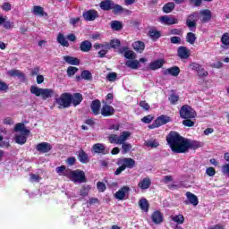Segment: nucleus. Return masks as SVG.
Wrapping results in <instances>:
<instances>
[{
  "mask_svg": "<svg viewBox=\"0 0 229 229\" xmlns=\"http://www.w3.org/2000/svg\"><path fill=\"white\" fill-rule=\"evenodd\" d=\"M166 142L171 151L177 154L189 153V149L196 151V149L203 148L202 142L199 140H191L174 131L166 135Z\"/></svg>",
  "mask_w": 229,
  "mask_h": 229,
  "instance_id": "nucleus-1",
  "label": "nucleus"
},
{
  "mask_svg": "<svg viewBox=\"0 0 229 229\" xmlns=\"http://www.w3.org/2000/svg\"><path fill=\"white\" fill-rule=\"evenodd\" d=\"M64 176H67L74 183H86L87 177L85 176V172L81 170H66Z\"/></svg>",
  "mask_w": 229,
  "mask_h": 229,
  "instance_id": "nucleus-2",
  "label": "nucleus"
},
{
  "mask_svg": "<svg viewBox=\"0 0 229 229\" xmlns=\"http://www.w3.org/2000/svg\"><path fill=\"white\" fill-rule=\"evenodd\" d=\"M30 94H33L37 98H41L44 101H46V99H49V98H53V95L55 94V90L52 89L38 88L35 85H32L30 87Z\"/></svg>",
  "mask_w": 229,
  "mask_h": 229,
  "instance_id": "nucleus-3",
  "label": "nucleus"
},
{
  "mask_svg": "<svg viewBox=\"0 0 229 229\" xmlns=\"http://www.w3.org/2000/svg\"><path fill=\"white\" fill-rule=\"evenodd\" d=\"M130 137H131V132L129 131H123L121 135L110 134L107 139L110 144L121 145L123 142H126Z\"/></svg>",
  "mask_w": 229,
  "mask_h": 229,
  "instance_id": "nucleus-4",
  "label": "nucleus"
},
{
  "mask_svg": "<svg viewBox=\"0 0 229 229\" xmlns=\"http://www.w3.org/2000/svg\"><path fill=\"white\" fill-rule=\"evenodd\" d=\"M55 102L59 105V108H69L72 105V94L63 93L60 98H55Z\"/></svg>",
  "mask_w": 229,
  "mask_h": 229,
  "instance_id": "nucleus-5",
  "label": "nucleus"
},
{
  "mask_svg": "<svg viewBox=\"0 0 229 229\" xmlns=\"http://www.w3.org/2000/svg\"><path fill=\"white\" fill-rule=\"evenodd\" d=\"M179 114L181 119H194L196 117V111L187 105L181 107Z\"/></svg>",
  "mask_w": 229,
  "mask_h": 229,
  "instance_id": "nucleus-6",
  "label": "nucleus"
},
{
  "mask_svg": "<svg viewBox=\"0 0 229 229\" xmlns=\"http://www.w3.org/2000/svg\"><path fill=\"white\" fill-rule=\"evenodd\" d=\"M199 19V14L198 13V12H194L187 15L186 26L190 29L191 31H194L196 30V22H198Z\"/></svg>",
  "mask_w": 229,
  "mask_h": 229,
  "instance_id": "nucleus-7",
  "label": "nucleus"
},
{
  "mask_svg": "<svg viewBox=\"0 0 229 229\" xmlns=\"http://www.w3.org/2000/svg\"><path fill=\"white\" fill-rule=\"evenodd\" d=\"M190 67H191L192 71L197 72L199 78H206L207 76H208V72L205 71V68H203V66H201L198 63H191L190 64Z\"/></svg>",
  "mask_w": 229,
  "mask_h": 229,
  "instance_id": "nucleus-8",
  "label": "nucleus"
},
{
  "mask_svg": "<svg viewBox=\"0 0 229 229\" xmlns=\"http://www.w3.org/2000/svg\"><path fill=\"white\" fill-rule=\"evenodd\" d=\"M100 114L102 117H112V115H115V108L110 105H104L100 109Z\"/></svg>",
  "mask_w": 229,
  "mask_h": 229,
  "instance_id": "nucleus-9",
  "label": "nucleus"
},
{
  "mask_svg": "<svg viewBox=\"0 0 229 229\" xmlns=\"http://www.w3.org/2000/svg\"><path fill=\"white\" fill-rule=\"evenodd\" d=\"M92 153L95 155H106V147L103 143H96L92 146Z\"/></svg>",
  "mask_w": 229,
  "mask_h": 229,
  "instance_id": "nucleus-10",
  "label": "nucleus"
},
{
  "mask_svg": "<svg viewBox=\"0 0 229 229\" xmlns=\"http://www.w3.org/2000/svg\"><path fill=\"white\" fill-rule=\"evenodd\" d=\"M177 56L181 60H187L191 56V50L187 47L182 46L177 48Z\"/></svg>",
  "mask_w": 229,
  "mask_h": 229,
  "instance_id": "nucleus-11",
  "label": "nucleus"
},
{
  "mask_svg": "<svg viewBox=\"0 0 229 229\" xmlns=\"http://www.w3.org/2000/svg\"><path fill=\"white\" fill-rule=\"evenodd\" d=\"M82 17L86 21H96V19H98L99 17V13L96 10H89V11L82 13Z\"/></svg>",
  "mask_w": 229,
  "mask_h": 229,
  "instance_id": "nucleus-12",
  "label": "nucleus"
},
{
  "mask_svg": "<svg viewBox=\"0 0 229 229\" xmlns=\"http://www.w3.org/2000/svg\"><path fill=\"white\" fill-rule=\"evenodd\" d=\"M36 149L38 153H49L53 149V146L48 142H41L36 145Z\"/></svg>",
  "mask_w": 229,
  "mask_h": 229,
  "instance_id": "nucleus-13",
  "label": "nucleus"
},
{
  "mask_svg": "<svg viewBox=\"0 0 229 229\" xmlns=\"http://www.w3.org/2000/svg\"><path fill=\"white\" fill-rule=\"evenodd\" d=\"M101 101L99 99H95L91 102L90 109L93 115H99L101 114Z\"/></svg>",
  "mask_w": 229,
  "mask_h": 229,
  "instance_id": "nucleus-14",
  "label": "nucleus"
},
{
  "mask_svg": "<svg viewBox=\"0 0 229 229\" xmlns=\"http://www.w3.org/2000/svg\"><path fill=\"white\" fill-rule=\"evenodd\" d=\"M199 13L201 15L200 21L203 24H207V22H210L212 20V12L210 10H202Z\"/></svg>",
  "mask_w": 229,
  "mask_h": 229,
  "instance_id": "nucleus-15",
  "label": "nucleus"
},
{
  "mask_svg": "<svg viewBox=\"0 0 229 229\" xmlns=\"http://www.w3.org/2000/svg\"><path fill=\"white\" fill-rule=\"evenodd\" d=\"M151 219L155 225H160L164 223V214L158 210L154 211L151 215Z\"/></svg>",
  "mask_w": 229,
  "mask_h": 229,
  "instance_id": "nucleus-16",
  "label": "nucleus"
},
{
  "mask_svg": "<svg viewBox=\"0 0 229 229\" xmlns=\"http://www.w3.org/2000/svg\"><path fill=\"white\" fill-rule=\"evenodd\" d=\"M164 64H165V61L164 59L155 60L148 64V69H150V71H157L158 69H162V67H164Z\"/></svg>",
  "mask_w": 229,
  "mask_h": 229,
  "instance_id": "nucleus-17",
  "label": "nucleus"
},
{
  "mask_svg": "<svg viewBox=\"0 0 229 229\" xmlns=\"http://www.w3.org/2000/svg\"><path fill=\"white\" fill-rule=\"evenodd\" d=\"M127 192H130V187L123 186L118 191H116L114 197L116 199L123 201V199H124V198H126Z\"/></svg>",
  "mask_w": 229,
  "mask_h": 229,
  "instance_id": "nucleus-18",
  "label": "nucleus"
},
{
  "mask_svg": "<svg viewBox=\"0 0 229 229\" xmlns=\"http://www.w3.org/2000/svg\"><path fill=\"white\" fill-rule=\"evenodd\" d=\"M7 74L11 78H21L22 81H26V75L21 70H10L7 72Z\"/></svg>",
  "mask_w": 229,
  "mask_h": 229,
  "instance_id": "nucleus-19",
  "label": "nucleus"
},
{
  "mask_svg": "<svg viewBox=\"0 0 229 229\" xmlns=\"http://www.w3.org/2000/svg\"><path fill=\"white\" fill-rule=\"evenodd\" d=\"M160 21L163 24H165L166 26H173V24H178V19L174 17H169V16H161L160 17Z\"/></svg>",
  "mask_w": 229,
  "mask_h": 229,
  "instance_id": "nucleus-20",
  "label": "nucleus"
},
{
  "mask_svg": "<svg viewBox=\"0 0 229 229\" xmlns=\"http://www.w3.org/2000/svg\"><path fill=\"white\" fill-rule=\"evenodd\" d=\"M121 47V40L114 38L111 39L109 43H105V49H119Z\"/></svg>",
  "mask_w": 229,
  "mask_h": 229,
  "instance_id": "nucleus-21",
  "label": "nucleus"
},
{
  "mask_svg": "<svg viewBox=\"0 0 229 229\" xmlns=\"http://www.w3.org/2000/svg\"><path fill=\"white\" fill-rule=\"evenodd\" d=\"M78 160L81 162V164H89L90 162L89 154L83 149L78 151Z\"/></svg>",
  "mask_w": 229,
  "mask_h": 229,
  "instance_id": "nucleus-22",
  "label": "nucleus"
},
{
  "mask_svg": "<svg viewBox=\"0 0 229 229\" xmlns=\"http://www.w3.org/2000/svg\"><path fill=\"white\" fill-rule=\"evenodd\" d=\"M148 35L149 38H151V40H153V42H157V40H158V38H160V37H162V32L156 30L155 28H151L148 30Z\"/></svg>",
  "mask_w": 229,
  "mask_h": 229,
  "instance_id": "nucleus-23",
  "label": "nucleus"
},
{
  "mask_svg": "<svg viewBox=\"0 0 229 229\" xmlns=\"http://www.w3.org/2000/svg\"><path fill=\"white\" fill-rule=\"evenodd\" d=\"M99 6L104 12H110L114 8V2L112 0H103L100 2Z\"/></svg>",
  "mask_w": 229,
  "mask_h": 229,
  "instance_id": "nucleus-24",
  "label": "nucleus"
},
{
  "mask_svg": "<svg viewBox=\"0 0 229 229\" xmlns=\"http://www.w3.org/2000/svg\"><path fill=\"white\" fill-rule=\"evenodd\" d=\"M81 101H83V95L81 93H73L72 95V105L73 106H78V105L81 104Z\"/></svg>",
  "mask_w": 229,
  "mask_h": 229,
  "instance_id": "nucleus-25",
  "label": "nucleus"
},
{
  "mask_svg": "<svg viewBox=\"0 0 229 229\" xmlns=\"http://www.w3.org/2000/svg\"><path fill=\"white\" fill-rule=\"evenodd\" d=\"M122 165L126 169H133L135 167V160H133L131 157H125L122 159Z\"/></svg>",
  "mask_w": 229,
  "mask_h": 229,
  "instance_id": "nucleus-26",
  "label": "nucleus"
},
{
  "mask_svg": "<svg viewBox=\"0 0 229 229\" xmlns=\"http://www.w3.org/2000/svg\"><path fill=\"white\" fill-rule=\"evenodd\" d=\"M138 187L140 189H142L143 191H146V189H149L151 187V179L148 177H146L139 182Z\"/></svg>",
  "mask_w": 229,
  "mask_h": 229,
  "instance_id": "nucleus-27",
  "label": "nucleus"
},
{
  "mask_svg": "<svg viewBox=\"0 0 229 229\" xmlns=\"http://www.w3.org/2000/svg\"><path fill=\"white\" fill-rule=\"evenodd\" d=\"M186 197L191 203V205H193V207H197V205L199 203V200L198 199V196L191 193V191L186 192Z\"/></svg>",
  "mask_w": 229,
  "mask_h": 229,
  "instance_id": "nucleus-28",
  "label": "nucleus"
},
{
  "mask_svg": "<svg viewBox=\"0 0 229 229\" xmlns=\"http://www.w3.org/2000/svg\"><path fill=\"white\" fill-rule=\"evenodd\" d=\"M63 58L64 62H66V64H69V65H80L81 61L77 57L71 56V55H64Z\"/></svg>",
  "mask_w": 229,
  "mask_h": 229,
  "instance_id": "nucleus-29",
  "label": "nucleus"
},
{
  "mask_svg": "<svg viewBox=\"0 0 229 229\" xmlns=\"http://www.w3.org/2000/svg\"><path fill=\"white\" fill-rule=\"evenodd\" d=\"M80 49L82 53H89L92 49V43L89 40H84L81 43Z\"/></svg>",
  "mask_w": 229,
  "mask_h": 229,
  "instance_id": "nucleus-30",
  "label": "nucleus"
},
{
  "mask_svg": "<svg viewBox=\"0 0 229 229\" xmlns=\"http://www.w3.org/2000/svg\"><path fill=\"white\" fill-rule=\"evenodd\" d=\"M132 47L137 53H143L146 49V45L142 41H135L132 43Z\"/></svg>",
  "mask_w": 229,
  "mask_h": 229,
  "instance_id": "nucleus-31",
  "label": "nucleus"
},
{
  "mask_svg": "<svg viewBox=\"0 0 229 229\" xmlns=\"http://www.w3.org/2000/svg\"><path fill=\"white\" fill-rule=\"evenodd\" d=\"M119 53L123 55L124 53V57L127 58V60H133L134 58V53L131 50H128V47H124L119 50Z\"/></svg>",
  "mask_w": 229,
  "mask_h": 229,
  "instance_id": "nucleus-32",
  "label": "nucleus"
},
{
  "mask_svg": "<svg viewBox=\"0 0 229 229\" xmlns=\"http://www.w3.org/2000/svg\"><path fill=\"white\" fill-rule=\"evenodd\" d=\"M32 13L38 15L39 17H47V13L44 12V7L40 5L33 6Z\"/></svg>",
  "mask_w": 229,
  "mask_h": 229,
  "instance_id": "nucleus-33",
  "label": "nucleus"
},
{
  "mask_svg": "<svg viewBox=\"0 0 229 229\" xmlns=\"http://www.w3.org/2000/svg\"><path fill=\"white\" fill-rule=\"evenodd\" d=\"M156 123H158L159 126H164V124H167V123H171V117L162 114L156 119Z\"/></svg>",
  "mask_w": 229,
  "mask_h": 229,
  "instance_id": "nucleus-34",
  "label": "nucleus"
},
{
  "mask_svg": "<svg viewBox=\"0 0 229 229\" xmlns=\"http://www.w3.org/2000/svg\"><path fill=\"white\" fill-rule=\"evenodd\" d=\"M174 8H176V4L174 2H168L164 4L163 12L164 13H171Z\"/></svg>",
  "mask_w": 229,
  "mask_h": 229,
  "instance_id": "nucleus-35",
  "label": "nucleus"
},
{
  "mask_svg": "<svg viewBox=\"0 0 229 229\" xmlns=\"http://www.w3.org/2000/svg\"><path fill=\"white\" fill-rule=\"evenodd\" d=\"M139 207L143 212H149V202H148V199H140Z\"/></svg>",
  "mask_w": 229,
  "mask_h": 229,
  "instance_id": "nucleus-36",
  "label": "nucleus"
},
{
  "mask_svg": "<svg viewBox=\"0 0 229 229\" xmlns=\"http://www.w3.org/2000/svg\"><path fill=\"white\" fill-rule=\"evenodd\" d=\"M165 74H170V76H179L180 74V67L178 66H174L171 68H168L165 71Z\"/></svg>",
  "mask_w": 229,
  "mask_h": 229,
  "instance_id": "nucleus-37",
  "label": "nucleus"
},
{
  "mask_svg": "<svg viewBox=\"0 0 229 229\" xmlns=\"http://www.w3.org/2000/svg\"><path fill=\"white\" fill-rule=\"evenodd\" d=\"M171 220L174 223H176V225H183V223H185V216H183V215L182 214H179V215L172 216Z\"/></svg>",
  "mask_w": 229,
  "mask_h": 229,
  "instance_id": "nucleus-38",
  "label": "nucleus"
},
{
  "mask_svg": "<svg viewBox=\"0 0 229 229\" xmlns=\"http://www.w3.org/2000/svg\"><path fill=\"white\" fill-rule=\"evenodd\" d=\"M57 42L61 44L63 47H69V41H67V38L62 33L57 35Z\"/></svg>",
  "mask_w": 229,
  "mask_h": 229,
  "instance_id": "nucleus-39",
  "label": "nucleus"
},
{
  "mask_svg": "<svg viewBox=\"0 0 229 229\" xmlns=\"http://www.w3.org/2000/svg\"><path fill=\"white\" fill-rule=\"evenodd\" d=\"M145 146H147V148H151L152 149H155L156 148H158V146H160V142H158V140L151 139L145 141Z\"/></svg>",
  "mask_w": 229,
  "mask_h": 229,
  "instance_id": "nucleus-40",
  "label": "nucleus"
},
{
  "mask_svg": "<svg viewBox=\"0 0 229 229\" xmlns=\"http://www.w3.org/2000/svg\"><path fill=\"white\" fill-rule=\"evenodd\" d=\"M14 140L16 144H20V146H22L28 142V138L22 134L16 135L14 137Z\"/></svg>",
  "mask_w": 229,
  "mask_h": 229,
  "instance_id": "nucleus-41",
  "label": "nucleus"
},
{
  "mask_svg": "<svg viewBox=\"0 0 229 229\" xmlns=\"http://www.w3.org/2000/svg\"><path fill=\"white\" fill-rule=\"evenodd\" d=\"M111 28L114 31H121V30H123V22L119 21H111Z\"/></svg>",
  "mask_w": 229,
  "mask_h": 229,
  "instance_id": "nucleus-42",
  "label": "nucleus"
},
{
  "mask_svg": "<svg viewBox=\"0 0 229 229\" xmlns=\"http://www.w3.org/2000/svg\"><path fill=\"white\" fill-rule=\"evenodd\" d=\"M122 144V154L126 155V153H130L131 151V144L123 141Z\"/></svg>",
  "mask_w": 229,
  "mask_h": 229,
  "instance_id": "nucleus-43",
  "label": "nucleus"
},
{
  "mask_svg": "<svg viewBox=\"0 0 229 229\" xmlns=\"http://www.w3.org/2000/svg\"><path fill=\"white\" fill-rule=\"evenodd\" d=\"M196 34H194L193 32H188L186 35V42H188V44H191V46L194 45V43L196 42Z\"/></svg>",
  "mask_w": 229,
  "mask_h": 229,
  "instance_id": "nucleus-44",
  "label": "nucleus"
},
{
  "mask_svg": "<svg viewBox=\"0 0 229 229\" xmlns=\"http://www.w3.org/2000/svg\"><path fill=\"white\" fill-rule=\"evenodd\" d=\"M171 105H176L178 103V101H180V96L174 94V93H172L170 95V97L168 98Z\"/></svg>",
  "mask_w": 229,
  "mask_h": 229,
  "instance_id": "nucleus-45",
  "label": "nucleus"
},
{
  "mask_svg": "<svg viewBox=\"0 0 229 229\" xmlns=\"http://www.w3.org/2000/svg\"><path fill=\"white\" fill-rule=\"evenodd\" d=\"M82 80H92V73L89 70H84L81 73Z\"/></svg>",
  "mask_w": 229,
  "mask_h": 229,
  "instance_id": "nucleus-46",
  "label": "nucleus"
},
{
  "mask_svg": "<svg viewBox=\"0 0 229 229\" xmlns=\"http://www.w3.org/2000/svg\"><path fill=\"white\" fill-rule=\"evenodd\" d=\"M66 72H67V76L69 78H71V77L74 76V74H76L78 72V68H76L74 66H69L67 68Z\"/></svg>",
  "mask_w": 229,
  "mask_h": 229,
  "instance_id": "nucleus-47",
  "label": "nucleus"
},
{
  "mask_svg": "<svg viewBox=\"0 0 229 229\" xmlns=\"http://www.w3.org/2000/svg\"><path fill=\"white\" fill-rule=\"evenodd\" d=\"M113 13H114V15H117V13H121V12H124V9L123 8V6L117 4H114L113 7Z\"/></svg>",
  "mask_w": 229,
  "mask_h": 229,
  "instance_id": "nucleus-48",
  "label": "nucleus"
},
{
  "mask_svg": "<svg viewBox=\"0 0 229 229\" xmlns=\"http://www.w3.org/2000/svg\"><path fill=\"white\" fill-rule=\"evenodd\" d=\"M89 191H90V186H83L80 191V196L82 198L89 196Z\"/></svg>",
  "mask_w": 229,
  "mask_h": 229,
  "instance_id": "nucleus-49",
  "label": "nucleus"
},
{
  "mask_svg": "<svg viewBox=\"0 0 229 229\" xmlns=\"http://www.w3.org/2000/svg\"><path fill=\"white\" fill-rule=\"evenodd\" d=\"M106 79L107 81H115L117 80V73L115 72H109Z\"/></svg>",
  "mask_w": 229,
  "mask_h": 229,
  "instance_id": "nucleus-50",
  "label": "nucleus"
},
{
  "mask_svg": "<svg viewBox=\"0 0 229 229\" xmlns=\"http://www.w3.org/2000/svg\"><path fill=\"white\" fill-rule=\"evenodd\" d=\"M97 189L98 192H105L106 191V184L103 182H97Z\"/></svg>",
  "mask_w": 229,
  "mask_h": 229,
  "instance_id": "nucleus-51",
  "label": "nucleus"
},
{
  "mask_svg": "<svg viewBox=\"0 0 229 229\" xmlns=\"http://www.w3.org/2000/svg\"><path fill=\"white\" fill-rule=\"evenodd\" d=\"M127 67H130L131 69H139V61H129L126 63Z\"/></svg>",
  "mask_w": 229,
  "mask_h": 229,
  "instance_id": "nucleus-52",
  "label": "nucleus"
},
{
  "mask_svg": "<svg viewBox=\"0 0 229 229\" xmlns=\"http://www.w3.org/2000/svg\"><path fill=\"white\" fill-rule=\"evenodd\" d=\"M182 124L187 128H192V126H194V122L191 120V118H184V120L182 121Z\"/></svg>",
  "mask_w": 229,
  "mask_h": 229,
  "instance_id": "nucleus-53",
  "label": "nucleus"
},
{
  "mask_svg": "<svg viewBox=\"0 0 229 229\" xmlns=\"http://www.w3.org/2000/svg\"><path fill=\"white\" fill-rule=\"evenodd\" d=\"M155 119V117H153V115L151 114H148L146 116H144L141 121L142 123H144L145 124H149L151 123V122Z\"/></svg>",
  "mask_w": 229,
  "mask_h": 229,
  "instance_id": "nucleus-54",
  "label": "nucleus"
},
{
  "mask_svg": "<svg viewBox=\"0 0 229 229\" xmlns=\"http://www.w3.org/2000/svg\"><path fill=\"white\" fill-rule=\"evenodd\" d=\"M221 42L222 44H224V46H229V35L227 32L223 34L221 38Z\"/></svg>",
  "mask_w": 229,
  "mask_h": 229,
  "instance_id": "nucleus-55",
  "label": "nucleus"
},
{
  "mask_svg": "<svg viewBox=\"0 0 229 229\" xmlns=\"http://www.w3.org/2000/svg\"><path fill=\"white\" fill-rule=\"evenodd\" d=\"M140 106L141 108H143V110H146V112H148L149 108H151V106H149V104L148 102H146L145 100H141L140 102Z\"/></svg>",
  "mask_w": 229,
  "mask_h": 229,
  "instance_id": "nucleus-56",
  "label": "nucleus"
},
{
  "mask_svg": "<svg viewBox=\"0 0 229 229\" xmlns=\"http://www.w3.org/2000/svg\"><path fill=\"white\" fill-rule=\"evenodd\" d=\"M171 44H182V38L178 36H174L170 38Z\"/></svg>",
  "mask_w": 229,
  "mask_h": 229,
  "instance_id": "nucleus-57",
  "label": "nucleus"
},
{
  "mask_svg": "<svg viewBox=\"0 0 229 229\" xmlns=\"http://www.w3.org/2000/svg\"><path fill=\"white\" fill-rule=\"evenodd\" d=\"M9 89L6 82L0 81V92H6Z\"/></svg>",
  "mask_w": 229,
  "mask_h": 229,
  "instance_id": "nucleus-58",
  "label": "nucleus"
},
{
  "mask_svg": "<svg viewBox=\"0 0 229 229\" xmlns=\"http://www.w3.org/2000/svg\"><path fill=\"white\" fill-rule=\"evenodd\" d=\"M25 127H26V125H24V123H16V125L14 126V131L21 132Z\"/></svg>",
  "mask_w": 229,
  "mask_h": 229,
  "instance_id": "nucleus-59",
  "label": "nucleus"
},
{
  "mask_svg": "<svg viewBox=\"0 0 229 229\" xmlns=\"http://www.w3.org/2000/svg\"><path fill=\"white\" fill-rule=\"evenodd\" d=\"M206 174H208V176H215L216 175V168L210 166L208 167L206 170Z\"/></svg>",
  "mask_w": 229,
  "mask_h": 229,
  "instance_id": "nucleus-60",
  "label": "nucleus"
},
{
  "mask_svg": "<svg viewBox=\"0 0 229 229\" xmlns=\"http://www.w3.org/2000/svg\"><path fill=\"white\" fill-rule=\"evenodd\" d=\"M66 164L67 165H74L76 164V157H70L66 159Z\"/></svg>",
  "mask_w": 229,
  "mask_h": 229,
  "instance_id": "nucleus-61",
  "label": "nucleus"
},
{
  "mask_svg": "<svg viewBox=\"0 0 229 229\" xmlns=\"http://www.w3.org/2000/svg\"><path fill=\"white\" fill-rule=\"evenodd\" d=\"M2 9L4 11V12H10V10H12V4L10 3H4L3 4V6H2Z\"/></svg>",
  "mask_w": 229,
  "mask_h": 229,
  "instance_id": "nucleus-62",
  "label": "nucleus"
},
{
  "mask_svg": "<svg viewBox=\"0 0 229 229\" xmlns=\"http://www.w3.org/2000/svg\"><path fill=\"white\" fill-rule=\"evenodd\" d=\"M170 33L171 35H182V31L181 29H172Z\"/></svg>",
  "mask_w": 229,
  "mask_h": 229,
  "instance_id": "nucleus-63",
  "label": "nucleus"
},
{
  "mask_svg": "<svg viewBox=\"0 0 229 229\" xmlns=\"http://www.w3.org/2000/svg\"><path fill=\"white\" fill-rule=\"evenodd\" d=\"M78 22H80V17L70 19V24H72V26H76Z\"/></svg>",
  "mask_w": 229,
  "mask_h": 229,
  "instance_id": "nucleus-64",
  "label": "nucleus"
}]
</instances>
